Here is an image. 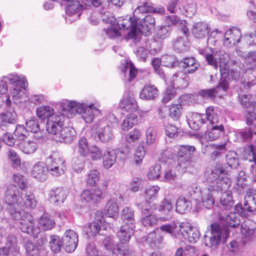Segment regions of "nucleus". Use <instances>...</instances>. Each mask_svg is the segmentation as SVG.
<instances>
[{"label":"nucleus","instance_id":"obj_31","mask_svg":"<svg viewBox=\"0 0 256 256\" xmlns=\"http://www.w3.org/2000/svg\"><path fill=\"white\" fill-rule=\"evenodd\" d=\"M182 67L185 70V72L192 74L199 68L200 64L193 57L185 58L182 61Z\"/></svg>","mask_w":256,"mask_h":256},{"label":"nucleus","instance_id":"obj_32","mask_svg":"<svg viewBox=\"0 0 256 256\" xmlns=\"http://www.w3.org/2000/svg\"><path fill=\"white\" fill-rule=\"evenodd\" d=\"M4 79H7L10 84L14 86H18L21 88L26 90L28 86V83L24 76H19L15 74H10L4 76Z\"/></svg>","mask_w":256,"mask_h":256},{"label":"nucleus","instance_id":"obj_21","mask_svg":"<svg viewBox=\"0 0 256 256\" xmlns=\"http://www.w3.org/2000/svg\"><path fill=\"white\" fill-rule=\"evenodd\" d=\"M164 234L158 229L149 233L145 238L146 243L152 248H158L164 242Z\"/></svg>","mask_w":256,"mask_h":256},{"label":"nucleus","instance_id":"obj_26","mask_svg":"<svg viewBox=\"0 0 256 256\" xmlns=\"http://www.w3.org/2000/svg\"><path fill=\"white\" fill-rule=\"evenodd\" d=\"M211 129L208 131L202 139L208 140L210 141L214 140L222 136L224 132V128L222 124L220 125H212Z\"/></svg>","mask_w":256,"mask_h":256},{"label":"nucleus","instance_id":"obj_29","mask_svg":"<svg viewBox=\"0 0 256 256\" xmlns=\"http://www.w3.org/2000/svg\"><path fill=\"white\" fill-rule=\"evenodd\" d=\"M206 122V118L204 114L193 113L188 120L190 126L194 130H197Z\"/></svg>","mask_w":256,"mask_h":256},{"label":"nucleus","instance_id":"obj_60","mask_svg":"<svg viewBox=\"0 0 256 256\" xmlns=\"http://www.w3.org/2000/svg\"><path fill=\"white\" fill-rule=\"evenodd\" d=\"M78 146V152L80 156H86L88 154L90 147L86 138H82L79 140Z\"/></svg>","mask_w":256,"mask_h":256},{"label":"nucleus","instance_id":"obj_22","mask_svg":"<svg viewBox=\"0 0 256 256\" xmlns=\"http://www.w3.org/2000/svg\"><path fill=\"white\" fill-rule=\"evenodd\" d=\"M76 130L71 127H64L55 138V140L65 144L72 143L76 138Z\"/></svg>","mask_w":256,"mask_h":256},{"label":"nucleus","instance_id":"obj_62","mask_svg":"<svg viewBox=\"0 0 256 256\" xmlns=\"http://www.w3.org/2000/svg\"><path fill=\"white\" fill-rule=\"evenodd\" d=\"M101 221L98 222V220L96 219L94 222L90 223L88 225V230L87 231V234L88 237L94 236L99 232L100 230Z\"/></svg>","mask_w":256,"mask_h":256},{"label":"nucleus","instance_id":"obj_11","mask_svg":"<svg viewBox=\"0 0 256 256\" xmlns=\"http://www.w3.org/2000/svg\"><path fill=\"white\" fill-rule=\"evenodd\" d=\"M228 88V83L225 78H220L218 86L210 89L202 90L198 92V95L204 98L214 100L216 97H221L222 94H219L218 92L222 89L223 92H226Z\"/></svg>","mask_w":256,"mask_h":256},{"label":"nucleus","instance_id":"obj_37","mask_svg":"<svg viewBox=\"0 0 256 256\" xmlns=\"http://www.w3.org/2000/svg\"><path fill=\"white\" fill-rule=\"evenodd\" d=\"M174 86L181 88H184L188 85L189 77L182 72L174 74L172 77Z\"/></svg>","mask_w":256,"mask_h":256},{"label":"nucleus","instance_id":"obj_7","mask_svg":"<svg viewBox=\"0 0 256 256\" xmlns=\"http://www.w3.org/2000/svg\"><path fill=\"white\" fill-rule=\"evenodd\" d=\"M64 117L60 114H54L48 118L46 124L47 132L55 140L64 127Z\"/></svg>","mask_w":256,"mask_h":256},{"label":"nucleus","instance_id":"obj_20","mask_svg":"<svg viewBox=\"0 0 256 256\" xmlns=\"http://www.w3.org/2000/svg\"><path fill=\"white\" fill-rule=\"evenodd\" d=\"M120 108L124 112L133 113L137 110L138 106L134 98L126 93L120 102Z\"/></svg>","mask_w":256,"mask_h":256},{"label":"nucleus","instance_id":"obj_10","mask_svg":"<svg viewBox=\"0 0 256 256\" xmlns=\"http://www.w3.org/2000/svg\"><path fill=\"white\" fill-rule=\"evenodd\" d=\"M221 187L214 186H208L207 188H202L201 194L200 195L197 202L207 209L212 208L214 204L215 200L213 192L216 191H220Z\"/></svg>","mask_w":256,"mask_h":256},{"label":"nucleus","instance_id":"obj_64","mask_svg":"<svg viewBox=\"0 0 256 256\" xmlns=\"http://www.w3.org/2000/svg\"><path fill=\"white\" fill-rule=\"evenodd\" d=\"M14 134L16 139L22 140L26 138L28 130L24 126L18 125L16 126Z\"/></svg>","mask_w":256,"mask_h":256},{"label":"nucleus","instance_id":"obj_48","mask_svg":"<svg viewBox=\"0 0 256 256\" xmlns=\"http://www.w3.org/2000/svg\"><path fill=\"white\" fill-rule=\"evenodd\" d=\"M240 223V216L236 212L228 214L224 220V224L232 228H236Z\"/></svg>","mask_w":256,"mask_h":256},{"label":"nucleus","instance_id":"obj_55","mask_svg":"<svg viewBox=\"0 0 256 256\" xmlns=\"http://www.w3.org/2000/svg\"><path fill=\"white\" fill-rule=\"evenodd\" d=\"M182 106L180 104H172L169 108V116L174 120H178L182 114Z\"/></svg>","mask_w":256,"mask_h":256},{"label":"nucleus","instance_id":"obj_43","mask_svg":"<svg viewBox=\"0 0 256 256\" xmlns=\"http://www.w3.org/2000/svg\"><path fill=\"white\" fill-rule=\"evenodd\" d=\"M102 156L103 166L107 170L110 168L116 162V154L114 150L106 151Z\"/></svg>","mask_w":256,"mask_h":256},{"label":"nucleus","instance_id":"obj_40","mask_svg":"<svg viewBox=\"0 0 256 256\" xmlns=\"http://www.w3.org/2000/svg\"><path fill=\"white\" fill-rule=\"evenodd\" d=\"M105 212L109 217L115 218L118 214V206L116 200L114 198L110 200L105 206Z\"/></svg>","mask_w":256,"mask_h":256},{"label":"nucleus","instance_id":"obj_41","mask_svg":"<svg viewBox=\"0 0 256 256\" xmlns=\"http://www.w3.org/2000/svg\"><path fill=\"white\" fill-rule=\"evenodd\" d=\"M205 118L211 125L217 124L219 119L217 108L212 106H208L206 110Z\"/></svg>","mask_w":256,"mask_h":256},{"label":"nucleus","instance_id":"obj_53","mask_svg":"<svg viewBox=\"0 0 256 256\" xmlns=\"http://www.w3.org/2000/svg\"><path fill=\"white\" fill-rule=\"evenodd\" d=\"M250 223L251 222L248 220L244 221L241 224L242 234L248 240H249L254 234V230L250 226Z\"/></svg>","mask_w":256,"mask_h":256},{"label":"nucleus","instance_id":"obj_42","mask_svg":"<svg viewBox=\"0 0 256 256\" xmlns=\"http://www.w3.org/2000/svg\"><path fill=\"white\" fill-rule=\"evenodd\" d=\"M200 234L197 228L189 224V226L184 232L183 238L190 242H196L200 238Z\"/></svg>","mask_w":256,"mask_h":256},{"label":"nucleus","instance_id":"obj_8","mask_svg":"<svg viewBox=\"0 0 256 256\" xmlns=\"http://www.w3.org/2000/svg\"><path fill=\"white\" fill-rule=\"evenodd\" d=\"M47 162V168L52 176H58L64 173L66 168L65 160L58 154H54L50 155Z\"/></svg>","mask_w":256,"mask_h":256},{"label":"nucleus","instance_id":"obj_23","mask_svg":"<svg viewBox=\"0 0 256 256\" xmlns=\"http://www.w3.org/2000/svg\"><path fill=\"white\" fill-rule=\"evenodd\" d=\"M159 91L154 85L146 84L140 92V98L146 100H153L158 95Z\"/></svg>","mask_w":256,"mask_h":256},{"label":"nucleus","instance_id":"obj_57","mask_svg":"<svg viewBox=\"0 0 256 256\" xmlns=\"http://www.w3.org/2000/svg\"><path fill=\"white\" fill-rule=\"evenodd\" d=\"M100 174L98 170H92L88 174L86 182L91 186H94L100 180Z\"/></svg>","mask_w":256,"mask_h":256},{"label":"nucleus","instance_id":"obj_54","mask_svg":"<svg viewBox=\"0 0 256 256\" xmlns=\"http://www.w3.org/2000/svg\"><path fill=\"white\" fill-rule=\"evenodd\" d=\"M160 188L158 186H152L148 187L144 190L146 201L155 200L158 194Z\"/></svg>","mask_w":256,"mask_h":256},{"label":"nucleus","instance_id":"obj_34","mask_svg":"<svg viewBox=\"0 0 256 256\" xmlns=\"http://www.w3.org/2000/svg\"><path fill=\"white\" fill-rule=\"evenodd\" d=\"M18 146L20 150L26 154H34L38 148V143L34 140L20 142Z\"/></svg>","mask_w":256,"mask_h":256},{"label":"nucleus","instance_id":"obj_14","mask_svg":"<svg viewBox=\"0 0 256 256\" xmlns=\"http://www.w3.org/2000/svg\"><path fill=\"white\" fill-rule=\"evenodd\" d=\"M103 191L96 187L91 190H84L81 194V198L86 203L96 204L104 197Z\"/></svg>","mask_w":256,"mask_h":256},{"label":"nucleus","instance_id":"obj_59","mask_svg":"<svg viewBox=\"0 0 256 256\" xmlns=\"http://www.w3.org/2000/svg\"><path fill=\"white\" fill-rule=\"evenodd\" d=\"M161 166L159 164H155L149 168L147 176L149 180H154L160 178Z\"/></svg>","mask_w":256,"mask_h":256},{"label":"nucleus","instance_id":"obj_12","mask_svg":"<svg viewBox=\"0 0 256 256\" xmlns=\"http://www.w3.org/2000/svg\"><path fill=\"white\" fill-rule=\"evenodd\" d=\"M211 236H204V244L206 246L216 249L220 244L222 237V230L220 226L217 224H211Z\"/></svg>","mask_w":256,"mask_h":256},{"label":"nucleus","instance_id":"obj_52","mask_svg":"<svg viewBox=\"0 0 256 256\" xmlns=\"http://www.w3.org/2000/svg\"><path fill=\"white\" fill-rule=\"evenodd\" d=\"M244 209L249 212H256V202L250 194L246 196L244 204Z\"/></svg>","mask_w":256,"mask_h":256},{"label":"nucleus","instance_id":"obj_18","mask_svg":"<svg viewBox=\"0 0 256 256\" xmlns=\"http://www.w3.org/2000/svg\"><path fill=\"white\" fill-rule=\"evenodd\" d=\"M102 20L110 25V27L104 29L106 34L109 38H115L122 36V34L117 29V23H115L116 18L114 16L110 15L106 18H104Z\"/></svg>","mask_w":256,"mask_h":256},{"label":"nucleus","instance_id":"obj_49","mask_svg":"<svg viewBox=\"0 0 256 256\" xmlns=\"http://www.w3.org/2000/svg\"><path fill=\"white\" fill-rule=\"evenodd\" d=\"M56 114L54 113V109L50 106H40L36 110L37 116L42 120L47 118V120L50 116Z\"/></svg>","mask_w":256,"mask_h":256},{"label":"nucleus","instance_id":"obj_6","mask_svg":"<svg viewBox=\"0 0 256 256\" xmlns=\"http://www.w3.org/2000/svg\"><path fill=\"white\" fill-rule=\"evenodd\" d=\"M196 148L194 146L190 145H180L174 146V148H169L166 152L172 153L170 157L174 158L176 156L180 163H185L190 160Z\"/></svg>","mask_w":256,"mask_h":256},{"label":"nucleus","instance_id":"obj_24","mask_svg":"<svg viewBox=\"0 0 256 256\" xmlns=\"http://www.w3.org/2000/svg\"><path fill=\"white\" fill-rule=\"evenodd\" d=\"M179 9L186 16L192 17L196 12V6L192 0H181Z\"/></svg>","mask_w":256,"mask_h":256},{"label":"nucleus","instance_id":"obj_2","mask_svg":"<svg viewBox=\"0 0 256 256\" xmlns=\"http://www.w3.org/2000/svg\"><path fill=\"white\" fill-rule=\"evenodd\" d=\"M199 54L203 56L208 64L212 66L214 68L217 69L218 66L221 73L222 78H226V75L228 79L233 80H239L241 75L244 74V70L240 67H236L231 69L230 70H227V60L224 58V54L222 52H214L208 48H201L198 50Z\"/></svg>","mask_w":256,"mask_h":256},{"label":"nucleus","instance_id":"obj_13","mask_svg":"<svg viewBox=\"0 0 256 256\" xmlns=\"http://www.w3.org/2000/svg\"><path fill=\"white\" fill-rule=\"evenodd\" d=\"M62 240L65 250L68 252H72L78 246V234L73 230H67L64 234Z\"/></svg>","mask_w":256,"mask_h":256},{"label":"nucleus","instance_id":"obj_63","mask_svg":"<svg viewBox=\"0 0 256 256\" xmlns=\"http://www.w3.org/2000/svg\"><path fill=\"white\" fill-rule=\"evenodd\" d=\"M26 126L27 130L36 133L40 130L38 120L34 117L31 118L26 121Z\"/></svg>","mask_w":256,"mask_h":256},{"label":"nucleus","instance_id":"obj_61","mask_svg":"<svg viewBox=\"0 0 256 256\" xmlns=\"http://www.w3.org/2000/svg\"><path fill=\"white\" fill-rule=\"evenodd\" d=\"M142 136L140 130L136 128L130 132L126 136V140L128 144H131L139 140Z\"/></svg>","mask_w":256,"mask_h":256},{"label":"nucleus","instance_id":"obj_5","mask_svg":"<svg viewBox=\"0 0 256 256\" xmlns=\"http://www.w3.org/2000/svg\"><path fill=\"white\" fill-rule=\"evenodd\" d=\"M118 28V30L122 34V37L125 34H122V31L128 30L131 29L127 34L126 38L133 39L135 42H138L140 38L141 30L140 27H138V24L135 22L134 18L132 19L131 16H126L124 18H120L117 21V28Z\"/></svg>","mask_w":256,"mask_h":256},{"label":"nucleus","instance_id":"obj_50","mask_svg":"<svg viewBox=\"0 0 256 256\" xmlns=\"http://www.w3.org/2000/svg\"><path fill=\"white\" fill-rule=\"evenodd\" d=\"M51 250L55 253L59 252L63 246L62 239L57 235H52L50 236L49 242Z\"/></svg>","mask_w":256,"mask_h":256},{"label":"nucleus","instance_id":"obj_4","mask_svg":"<svg viewBox=\"0 0 256 256\" xmlns=\"http://www.w3.org/2000/svg\"><path fill=\"white\" fill-rule=\"evenodd\" d=\"M209 186L221 187L220 190H226L231 185V182L228 178L222 164L218 163L212 168L211 172L208 177Z\"/></svg>","mask_w":256,"mask_h":256},{"label":"nucleus","instance_id":"obj_3","mask_svg":"<svg viewBox=\"0 0 256 256\" xmlns=\"http://www.w3.org/2000/svg\"><path fill=\"white\" fill-rule=\"evenodd\" d=\"M68 110L72 114H78L81 118L88 124L92 122L96 116L100 114V110L93 104H90L84 106L83 104L78 103L75 101L69 102L68 104Z\"/></svg>","mask_w":256,"mask_h":256},{"label":"nucleus","instance_id":"obj_46","mask_svg":"<svg viewBox=\"0 0 256 256\" xmlns=\"http://www.w3.org/2000/svg\"><path fill=\"white\" fill-rule=\"evenodd\" d=\"M38 201L35 196L32 192H26L24 193V197L22 200V205H24L26 208L34 209L36 208Z\"/></svg>","mask_w":256,"mask_h":256},{"label":"nucleus","instance_id":"obj_17","mask_svg":"<svg viewBox=\"0 0 256 256\" xmlns=\"http://www.w3.org/2000/svg\"><path fill=\"white\" fill-rule=\"evenodd\" d=\"M241 38V32L239 29L232 28L227 30L224 34V44L227 47H231L238 44Z\"/></svg>","mask_w":256,"mask_h":256},{"label":"nucleus","instance_id":"obj_35","mask_svg":"<svg viewBox=\"0 0 256 256\" xmlns=\"http://www.w3.org/2000/svg\"><path fill=\"white\" fill-rule=\"evenodd\" d=\"M38 224L42 230H50L54 227L56 222L48 214H44L38 220Z\"/></svg>","mask_w":256,"mask_h":256},{"label":"nucleus","instance_id":"obj_51","mask_svg":"<svg viewBox=\"0 0 256 256\" xmlns=\"http://www.w3.org/2000/svg\"><path fill=\"white\" fill-rule=\"evenodd\" d=\"M121 70L124 74L128 71V80H132L138 74V70L131 62H125L121 65Z\"/></svg>","mask_w":256,"mask_h":256},{"label":"nucleus","instance_id":"obj_16","mask_svg":"<svg viewBox=\"0 0 256 256\" xmlns=\"http://www.w3.org/2000/svg\"><path fill=\"white\" fill-rule=\"evenodd\" d=\"M68 192L62 188H56L50 190L48 194V200L54 205L62 204L67 198Z\"/></svg>","mask_w":256,"mask_h":256},{"label":"nucleus","instance_id":"obj_19","mask_svg":"<svg viewBox=\"0 0 256 256\" xmlns=\"http://www.w3.org/2000/svg\"><path fill=\"white\" fill-rule=\"evenodd\" d=\"M48 172L46 164L44 162H38L32 166L31 175L40 182H44L48 178Z\"/></svg>","mask_w":256,"mask_h":256},{"label":"nucleus","instance_id":"obj_33","mask_svg":"<svg viewBox=\"0 0 256 256\" xmlns=\"http://www.w3.org/2000/svg\"><path fill=\"white\" fill-rule=\"evenodd\" d=\"M63 2L66 5V12L68 15H72L75 14H78V16H80V11L82 8V6L80 4L78 0H62Z\"/></svg>","mask_w":256,"mask_h":256},{"label":"nucleus","instance_id":"obj_9","mask_svg":"<svg viewBox=\"0 0 256 256\" xmlns=\"http://www.w3.org/2000/svg\"><path fill=\"white\" fill-rule=\"evenodd\" d=\"M189 226V223L174 222L164 224L160 227L162 232L169 233L172 237L181 240L183 238L185 231Z\"/></svg>","mask_w":256,"mask_h":256},{"label":"nucleus","instance_id":"obj_25","mask_svg":"<svg viewBox=\"0 0 256 256\" xmlns=\"http://www.w3.org/2000/svg\"><path fill=\"white\" fill-rule=\"evenodd\" d=\"M135 226L122 225L117 233L118 237L122 244H126L129 242L134 234Z\"/></svg>","mask_w":256,"mask_h":256},{"label":"nucleus","instance_id":"obj_36","mask_svg":"<svg viewBox=\"0 0 256 256\" xmlns=\"http://www.w3.org/2000/svg\"><path fill=\"white\" fill-rule=\"evenodd\" d=\"M98 138L103 142H108L111 140L113 137L112 128L106 125L99 128L97 131Z\"/></svg>","mask_w":256,"mask_h":256},{"label":"nucleus","instance_id":"obj_15","mask_svg":"<svg viewBox=\"0 0 256 256\" xmlns=\"http://www.w3.org/2000/svg\"><path fill=\"white\" fill-rule=\"evenodd\" d=\"M144 13H140L138 16L140 17V19L136 18L133 15V18H134L135 22L138 24V27H140L141 30V34L145 31L149 32L155 26V18L150 14L146 15L142 18L143 14Z\"/></svg>","mask_w":256,"mask_h":256},{"label":"nucleus","instance_id":"obj_45","mask_svg":"<svg viewBox=\"0 0 256 256\" xmlns=\"http://www.w3.org/2000/svg\"><path fill=\"white\" fill-rule=\"evenodd\" d=\"M191 206L190 201L186 200L184 197L181 196L177 200L176 210L180 214H184L188 211L191 208Z\"/></svg>","mask_w":256,"mask_h":256},{"label":"nucleus","instance_id":"obj_27","mask_svg":"<svg viewBox=\"0 0 256 256\" xmlns=\"http://www.w3.org/2000/svg\"><path fill=\"white\" fill-rule=\"evenodd\" d=\"M210 31V28L207 24L198 22L194 24L192 34L196 38H204Z\"/></svg>","mask_w":256,"mask_h":256},{"label":"nucleus","instance_id":"obj_39","mask_svg":"<svg viewBox=\"0 0 256 256\" xmlns=\"http://www.w3.org/2000/svg\"><path fill=\"white\" fill-rule=\"evenodd\" d=\"M184 190L188 192L191 198L198 201L201 194L202 189L198 188L197 184L195 182H186Z\"/></svg>","mask_w":256,"mask_h":256},{"label":"nucleus","instance_id":"obj_30","mask_svg":"<svg viewBox=\"0 0 256 256\" xmlns=\"http://www.w3.org/2000/svg\"><path fill=\"white\" fill-rule=\"evenodd\" d=\"M245 79L242 82L244 86L250 88L256 84V68L249 67L246 69Z\"/></svg>","mask_w":256,"mask_h":256},{"label":"nucleus","instance_id":"obj_28","mask_svg":"<svg viewBox=\"0 0 256 256\" xmlns=\"http://www.w3.org/2000/svg\"><path fill=\"white\" fill-rule=\"evenodd\" d=\"M164 12L165 9L163 6L154 8L147 4L146 6H138L134 12V16L136 20H138L140 18L138 16L140 13L153 12L154 13L163 14Z\"/></svg>","mask_w":256,"mask_h":256},{"label":"nucleus","instance_id":"obj_1","mask_svg":"<svg viewBox=\"0 0 256 256\" xmlns=\"http://www.w3.org/2000/svg\"><path fill=\"white\" fill-rule=\"evenodd\" d=\"M4 200L10 206L8 212L14 220L19 222L18 227L24 233L38 238L40 230L34 226V220L32 214L19 208L22 206V196L16 186L10 185L4 194Z\"/></svg>","mask_w":256,"mask_h":256},{"label":"nucleus","instance_id":"obj_44","mask_svg":"<svg viewBox=\"0 0 256 256\" xmlns=\"http://www.w3.org/2000/svg\"><path fill=\"white\" fill-rule=\"evenodd\" d=\"M138 122V117L134 113H130L126 115L123 120L121 128L123 130H128Z\"/></svg>","mask_w":256,"mask_h":256},{"label":"nucleus","instance_id":"obj_56","mask_svg":"<svg viewBox=\"0 0 256 256\" xmlns=\"http://www.w3.org/2000/svg\"><path fill=\"white\" fill-rule=\"evenodd\" d=\"M156 136L157 132L156 128L148 127L146 131V140L147 145L150 146L154 144L156 140Z\"/></svg>","mask_w":256,"mask_h":256},{"label":"nucleus","instance_id":"obj_58","mask_svg":"<svg viewBox=\"0 0 256 256\" xmlns=\"http://www.w3.org/2000/svg\"><path fill=\"white\" fill-rule=\"evenodd\" d=\"M241 104L246 108H253L254 110L256 102L250 94H244L240 99Z\"/></svg>","mask_w":256,"mask_h":256},{"label":"nucleus","instance_id":"obj_38","mask_svg":"<svg viewBox=\"0 0 256 256\" xmlns=\"http://www.w3.org/2000/svg\"><path fill=\"white\" fill-rule=\"evenodd\" d=\"M121 218L124 223L123 225L134 226V211L131 208H124L122 212Z\"/></svg>","mask_w":256,"mask_h":256},{"label":"nucleus","instance_id":"obj_47","mask_svg":"<svg viewBox=\"0 0 256 256\" xmlns=\"http://www.w3.org/2000/svg\"><path fill=\"white\" fill-rule=\"evenodd\" d=\"M220 203L224 209L230 210L233 206L234 201L231 191H226L222 194L220 198Z\"/></svg>","mask_w":256,"mask_h":256}]
</instances>
